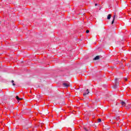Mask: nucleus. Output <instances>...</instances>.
<instances>
[{"mask_svg": "<svg viewBox=\"0 0 131 131\" xmlns=\"http://www.w3.org/2000/svg\"><path fill=\"white\" fill-rule=\"evenodd\" d=\"M62 85H63V86H64V88H69V83H66V82H63V83H62Z\"/></svg>", "mask_w": 131, "mask_h": 131, "instance_id": "nucleus-1", "label": "nucleus"}, {"mask_svg": "<svg viewBox=\"0 0 131 131\" xmlns=\"http://www.w3.org/2000/svg\"><path fill=\"white\" fill-rule=\"evenodd\" d=\"M90 93V91H89V89H87L86 91V92H85L84 93H83V96H86V95H89V94Z\"/></svg>", "mask_w": 131, "mask_h": 131, "instance_id": "nucleus-2", "label": "nucleus"}, {"mask_svg": "<svg viewBox=\"0 0 131 131\" xmlns=\"http://www.w3.org/2000/svg\"><path fill=\"white\" fill-rule=\"evenodd\" d=\"M121 105H122V106H123V107H125V106H126V103H125V102H124V101H121Z\"/></svg>", "mask_w": 131, "mask_h": 131, "instance_id": "nucleus-3", "label": "nucleus"}, {"mask_svg": "<svg viewBox=\"0 0 131 131\" xmlns=\"http://www.w3.org/2000/svg\"><path fill=\"white\" fill-rule=\"evenodd\" d=\"M116 17V15H114V18H113V20H112V24L113 25L114 23V21H115V17Z\"/></svg>", "mask_w": 131, "mask_h": 131, "instance_id": "nucleus-4", "label": "nucleus"}, {"mask_svg": "<svg viewBox=\"0 0 131 131\" xmlns=\"http://www.w3.org/2000/svg\"><path fill=\"white\" fill-rule=\"evenodd\" d=\"M107 20H110V19H111V14H110L107 15Z\"/></svg>", "mask_w": 131, "mask_h": 131, "instance_id": "nucleus-5", "label": "nucleus"}, {"mask_svg": "<svg viewBox=\"0 0 131 131\" xmlns=\"http://www.w3.org/2000/svg\"><path fill=\"white\" fill-rule=\"evenodd\" d=\"M99 59H100V56H97L96 57H95L93 60H99Z\"/></svg>", "mask_w": 131, "mask_h": 131, "instance_id": "nucleus-6", "label": "nucleus"}, {"mask_svg": "<svg viewBox=\"0 0 131 131\" xmlns=\"http://www.w3.org/2000/svg\"><path fill=\"white\" fill-rule=\"evenodd\" d=\"M11 82H12L13 85H15V83H14V80H12Z\"/></svg>", "mask_w": 131, "mask_h": 131, "instance_id": "nucleus-7", "label": "nucleus"}, {"mask_svg": "<svg viewBox=\"0 0 131 131\" xmlns=\"http://www.w3.org/2000/svg\"><path fill=\"white\" fill-rule=\"evenodd\" d=\"M101 121L102 120H101V119H98V122H101Z\"/></svg>", "mask_w": 131, "mask_h": 131, "instance_id": "nucleus-8", "label": "nucleus"}, {"mask_svg": "<svg viewBox=\"0 0 131 131\" xmlns=\"http://www.w3.org/2000/svg\"><path fill=\"white\" fill-rule=\"evenodd\" d=\"M16 99H17V101H18V100H19V96H16Z\"/></svg>", "mask_w": 131, "mask_h": 131, "instance_id": "nucleus-9", "label": "nucleus"}, {"mask_svg": "<svg viewBox=\"0 0 131 131\" xmlns=\"http://www.w3.org/2000/svg\"><path fill=\"white\" fill-rule=\"evenodd\" d=\"M89 32H90V30H87L86 31V33H89Z\"/></svg>", "mask_w": 131, "mask_h": 131, "instance_id": "nucleus-10", "label": "nucleus"}, {"mask_svg": "<svg viewBox=\"0 0 131 131\" xmlns=\"http://www.w3.org/2000/svg\"><path fill=\"white\" fill-rule=\"evenodd\" d=\"M124 80H125V81H127V78H124Z\"/></svg>", "mask_w": 131, "mask_h": 131, "instance_id": "nucleus-11", "label": "nucleus"}, {"mask_svg": "<svg viewBox=\"0 0 131 131\" xmlns=\"http://www.w3.org/2000/svg\"><path fill=\"white\" fill-rule=\"evenodd\" d=\"M21 100H23V99L19 98V99H18V100L17 101H21Z\"/></svg>", "mask_w": 131, "mask_h": 131, "instance_id": "nucleus-12", "label": "nucleus"}, {"mask_svg": "<svg viewBox=\"0 0 131 131\" xmlns=\"http://www.w3.org/2000/svg\"><path fill=\"white\" fill-rule=\"evenodd\" d=\"M114 88H115V89H116V82L115 84Z\"/></svg>", "mask_w": 131, "mask_h": 131, "instance_id": "nucleus-13", "label": "nucleus"}, {"mask_svg": "<svg viewBox=\"0 0 131 131\" xmlns=\"http://www.w3.org/2000/svg\"><path fill=\"white\" fill-rule=\"evenodd\" d=\"M84 129L85 131H89V130H88V129H86V128H84Z\"/></svg>", "mask_w": 131, "mask_h": 131, "instance_id": "nucleus-14", "label": "nucleus"}, {"mask_svg": "<svg viewBox=\"0 0 131 131\" xmlns=\"http://www.w3.org/2000/svg\"><path fill=\"white\" fill-rule=\"evenodd\" d=\"M97 4H95V6H97Z\"/></svg>", "mask_w": 131, "mask_h": 131, "instance_id": "nucleus-15", "label": "nucleus"}, {"mask_svg": "<svg viewBox=\"0 0 131 131\" xmlns=\"http://www.w3.org/2000/svg\"><path fill=\"white\" fill-rule=\"evenodd\" d=\"M115 80H116V81L117 80V79H116Z\"/></svg>", "mask_w": 131, "mask_h": 131, "instance_id": "nucleus-16", "label": "nucleus"}]
</instances>
